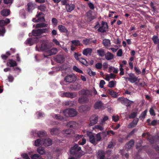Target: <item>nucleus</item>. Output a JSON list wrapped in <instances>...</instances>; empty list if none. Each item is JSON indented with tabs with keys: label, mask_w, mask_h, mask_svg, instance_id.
I'll return each instance as SVG.
<instances>
[{
	"label": "nucleus",
	"mask_w": 159,
	"mask_h": 159,
	"mask_svg": "<svg viewBox=\"0 0 159 159\" xmlns=\"http://www.w3.org/2000/svg\"><path fill=\"white\" fill-rule=\"evenodd\" d=\"M41 43V45H37L36 46V49L39 51H45L44 56H50L56 54L57 52V49L55 48L50 49L51 46L47 42L44 41Z\"/></svg>",
	"instance_id": "nucleus-1"
},
{
	"label": "nucleus",
	"mask_w": 159,
	"mask_h": 159,
	"mask_svg": "<svg viewBox=\"0 0 159 159\" xmlns=\"http://www.w3.org/2000/svg\"><path fill=\"white\" fill-rule=\"evenodd\" d=\"M70 153L76 158H80L84 155L85 152L81 150V148L75 144L70 150Z\"/></svg>",
	"instance_id": "nucleus-2"
},
{
	"label": "nucleus",
	"mask_w": 159,
	"mask_h": 159,
	"mask_svg": "<svg viewBox=\"0 0 159 159\" xmlns=\"http://www.w3.org/2000/svg\"><path fill=\"white\" fill-rule=\"evenodd\" d=\"M66 116H74L77 115V111L74 109H69L65 110L63 113Z\"/></svg>",
	"instance_id": "nucleus-3"
},
{
	"label": "nucleus",
	"mask_w": 159,
	"mask_h": 159,
	"mask_svg": "<svg viewBox=\"0 0 159 159\" xmlns=\"http://www.w3.org/2000/svg\"><path fill=\"white\" fill-rule=\"evenodd\" d=\"M48 31V29H39L37 30H33L32 31V34L34 36H37L41 34L46 33Z\"/></svg>",
	"instance_id": "nucleus-4"
},
{
	"label": "nucleus",
	"mask_w": 159,
	"mask_h": 159,
	"mask_svg": "<svg viewBox=\"0 0 159 159\" xmlns=\"http://www.w3.org/2000/svg\"><path fill=\"white\" fill-rule=\"evenodd\" d=\"M87 134L89 137V141L91 143L94 145L97 144L95 140V137L92 132L87 131Z\"/></svg>",
	"instance_id": "nucleus-5"
},
{
	"label": "nucleus",
	"mask_w": 159,
	"mask_h": 159,
	"mask_svg": "<svg viewBox=\"0 0 159 159\" xmlns=\"http://www.w3.org/2000/svg\"><path fill=\"white\" fill-rule=\"evenodd\" d=\"M108 28V26L107 23L104 21H102V25L99 28L98 30V32L103 33L106 31Z\"/></svg>",
	"instance_id": "nucleus-6"
},
{
	"label": "nucleus",
	"mask_w": 159,
	"mask_h": 159,
	"mask_svg": "<svg viewBox=\"0 0 159 159\" xmlns=\"http://www.w3.org/2000/svg\"><path fill=\"white\" fill-rule=\"evenodd\" d=\"M129 81L131 83H134L137 81H139L140 79H138L134 75V74L130 73L129 74Z\"/></svg>",
	"instance_id": "nucleus-7"
},
{
	"label": "nucleus",
	"mask_w": 159,
	"mask_h": 159,
	"mask_svg": "<svg viewBox=\"0 0 159 159\" xmlns=\"http://www.w3.org/2000/svg\"><path fill=\"white\" fill-rule=\"evenodd\" d=\"M98 121V116H93L91 117L90 119V123L89 125L92 126L97 123Z\"/></svg>",
	"instance_id": "nucleus-8"
},
{
	"label": "nucleus",
	"mask_w": 159,
	"mask_h": 159,
	"mask_svg": "<svg viewBox=\"0 0 159 159\" xmlns=\"http://www.w3.org/2000/svg\"><path fill=\"white\" fill-rule=\"evenodd\" d=\"M38 39L37 38H35L33 39L29 38L25 42L26 44H28L30 45H31L34 43L38 42Z\"/></svg>",
	"instance_id": "nucleus-9"
},
{
	"label": "nucleus",
	"mask_w": 159,
	"mask_h": 159,
	"mask_svg": "<svg viewBox=\"0 0 159 159\" xmlns=\"http://www.w3.org/2000/svg\"><path fill=\"white\" fill-rule=\"evenodd\" d=\"M65 80L66 82L71 83L76 80V78L74 75H70L66 76Z\"/></svg>",
	"instance_id": "nucleus-10"
},
{
	"label": "nucleus",
	"mask_w": 159,
	"mask_h": 159,
	"mask_svg": "<svg viewBox=\"0 0 159 159\" xmlns=\"http://www.w3.org/2000/svg\"><path fill=\"white\" fill-rule=\"evenodd\" d=\"M118 100L122 101L127 106H130L131 104L133 103V102L130 101L127 98H119Z\"/></svg>",
	"instance_id": "nucleus-11"
},
{
	"label": "nucleus",
	"mask_w": 159,
	"mask_h": 159,
	"mask_svg": "<svg viewBox=\"0 0 159 159\" xmlns=\"http://www.w3.org/2000/svg\"><path fill=\"white\" fill-rule=\"evenodd\" d=\"M76 96V94L75 93L69 92L64 93L61 95V96L63 97H66L71 98H75Z\"/></svg>",
	"instance_id": "nucleus-12"
},
{
	"label": "nucleus",
	"mask_w": 159,
	"mask_h": 159,
	"mask_svg": "<svg viewBox=\"0 0 159 159\" xmlns=\"http://www.w3.org/2000/svg\"><path fill=\"white\" fill-rule=\"evenodd\" d=\"M94 108L95 109H101L102 110L104 109V104L100 101H98L95 103Z\"/></svg>",
	"instance_id": "nucleus-13"
},
{
	"label": "nucleus",
	"mask_w": 159,
	"mask_h": 159,
	"mask_svg": "<svg viewBox=\"0 0 159 159\" xmlns=\"http://www.w3.org/2000/svg\"><path fill=\"white\" fill-rule=\"evenodd\" d=\"M78 102L80 103H84L89 102V99L87 97H81L79 98Z\"/></svg>",
	"instance_id": "nucleus-14"
},
{
	"label": "nucleus",
	"mask_w": 159,
	"mask_h": 159,
	"mask_svg": "<svg viewBox=\"0 0 159 159\" xmlns=\"http://www.w3.org/2000/svg\"><path fill=\"white\" fill-rule=\"evenodd\" d=\"M75 8L74 5L72 4H68L66 6V8L67 12H70L73 11Z\"/></svg>",
	"instance_id": "nucleus-15"
},
{
	"label": "nucleus",
	"mask_w": 159,
	"mask_h": 159,
	"mask_svg": "<svg viewBox=\"0 0 159 159\" xmlns=\"http://www.w3.org/2000/svg\"><path fill=\"white\" fill-rule=\"evenodd\" d=\"M66 126L70 128H75L77 126L78 124L75 121H70L67 123Z\"/></svg>",
	"instance_id": "nucleus-16"
},
{
	"label": "nucleus",
	"mask_w": 159,
	"mask_h": 159,
	"mask_svg": "<svg viewBox=\"0 0 159 159\" xmlns=\"http://www.w3.org/2000/svg\"><path fill=\"white\" fill-rule=\"evenodd\" d=\"M52 144V141L49 138L45 140H43V145L46 146H48Z\"/></svg>",
	"instance_id": "nucleus-17"
},
{
	"label": "nucleus",
	"mask_w": 159,
	"mask_h": 159,
	"mask_svg": "<svg viewBox=\"0 0 159 159\" xmlns=\"http://www.w3.org/2000/svg\"><path fill=\"white\" fill-rule=\"evenodd\" d=\"M138 119H134L132 122L128 125V127L129 128L134 127L136 126L138 121Z\"/></svg>",
	"instance_id": "nucleus-18"
},
{
	"label": "nucleus",
	"mask_w": 159,
	"mask_h": 159,
	"mask_svg": "<svg viewBox=\"0 0 159 159\" xmlns=\"http://www.w3.org/2000/svg\"><path fill=\"white\" fill-rule=\"evenodd\" d=\"M17 64L16 61L12 60H9L7 63V66H10V67H14L16 66Z\"/></svg>",
	"instance_id": "nucleus-19"
},
{
	"label": "nucleus",
	"mask_w": 159,
	"mask_h": 159,
	"mask_svg": "<svg viewBox=\"0 0 159 159\" xmlns=\"http://www.w3.org/2000/svg\"><path fill=\"white\" fill-rule=\"evenodd\" d=\"M10 22V20L9 19L6 18L5 20H0V26H2L6 25Z\"/></svg>",
	"instance_id": "nucleus-20"
},
{
	"label": "nucleus",
	"mask_w": 159,
	"mask_h": 159,
	"mask_svg": "<svg viewBox=\"0 0 159 159\" xmlns=\"http://www.w3.org/2000/svg\"><path fill=\"white\" fill-rule=\"evenodd\" d=\"M108 93L113 97L116 98L117 97L118 93L114 92L111 89H109L107 91Z\"/></svg>",
	"instance_id": "nucleus-21"
},
{
	"label": "nucleus",
	"mask_w": 159,
	"mask_h": 159,
	"mask_svg": "<svg viewBox=\"0 0 159 159\" xmlns=\"http://www.w3.org/2000/svg\"><path fill=\"white\" fill-rule=\"evenodd\" d=\"M105 58L108 60L113 59L114 58V55L111 52H108L105 55Z\"/></svg>",
	"instance_id": "nucleus-22"
},
{
	"label": "nucleus",
	"mask_w": 159,
	"mask_h": 159,
	"mask_svg": "<svg viewBox=\"0 0 159 159\" xmlns=\"http://www.w3.org/2000/svg\"><path fill=\"white\" fill-rule=\"evenodd\" d=\"M134 142L133 140H131L127 144L125 145V148L127 149H129L131 148L134 146Z\"/></svg>",
	"instance_id": "nucleus-23"
},
{
	"label": "nucleus",
	"mask_w": 159,
	"mask_h": 159,
	"mask_svg": "<svg viewBox=\"0 0 159 159\" xmlns=\"http://www.w3.org/2000/svg\"><path fill=\"white\" fill-rule=\"evenodd\" d=\"M80 94L84 95H91L90 91L89 90H82L79 92Z\"/></svg>",
	"instance_id": "nucleus-24"
},
{
	"label": "nucleus",
	"mask_w": 159,
	"mask_h": 159,
	"mask_svg": "<svg viewBox=\"0 0 159 159\" xmlns=\"http://www.w3.org/2000/svg\"><path fill=\"white\" fill-rule=\"evenodd\" d=\"M102 43L103 45L106 47H110L111 43L110 40L107 39L103 40Z\"/></svg>",
	"instance_id": "nucleus-25"
},
{
	"label": "nucleus",
	"mask_w": 159,
	"mask_h": 159,
	"mask_svg": "<svg viewBox=\"0 0 159 159\" xmlns=\"http://www.w3.org/2000/svg\"><path fill=\"white\" fill-rule=\"evenodd\" d=\"M92 52V49L91 48H87L84 49L83 51V54L84 55L88 56L90 55Z\"/></svg>",
	"instance_id": "nucleus-26"
},
{
	"label": "nucleus",
	"mask_w": 159,
	"mask_h": 159,
	"mask_svg": "<svg viewBox=\"0 0 159 159\" xmlns=\"http://www.w3.org/2000/svg\"><path fill=\"white\" fill-rule=\"evenodd\" d=\"M58 28L61 32H66L68 31L66 28L63 25H59L58 26Z\"/></svg>",
	"instance_id": "nucleus-27"
},
{
	"label": "nucleus",
	"mask_w": 159,
	"mask_h": 159,
	"mask_svg": "<svg viewBox=\"0 0 159 159\" xmlns=\"http://www.w3.org/2000/svg\"><path fill=\"white\" fill-rule=\"evenodd\" d=\"M116 75L112 73H111L109 75H106L105 79L107 81H109L110 79H114Z\"/></svg>",
	"instance_id": "nucleus-28"
},
{
	"label": "nucleus",
	"mask_w": 159,
	"mask_h": 159,
	"mask_svg": "<svg viewBox=\"0 0 159 159\" xmlns=\"http://www.w3.org/2000/svg\"><path fill=\"white\" fill-rule=\"evenodd\" d=\"M43 139H38L35 140L34 144L36 146H39L40 145H43Z\"/></svg>",
	"instance_id": "nucleus-29"
},
{
	"label": "nucleus",
	"mask_w": 159,
	"mask_h": 159,
	"mask_svg": "<svg viewBox=\"0 0 159 159\" xmlns=\"http://www.w3.org/2000/svg\"><path fill=\"white\" fill-rule=\"evenodd\" d=\"M28 10L29 12H31L34 9L33 4L31 2H30L27 4Z\"/></svg>",
	"instance_id": "nucleus-30"
},
{
	"label": "nucleus",
	"mask_w": 159,
	"mask_h": 159,
	"mask_svg": "<svg viewBox=\"0 0 159 159\" xmlns=\"http://www.w3.org/2000/svg\"><path fill=\"white\" fill-rule=\"evenodd\" d=\"M10 11L7 9H4L1 12V14L3 16H7L10 14Z\"/></svg>",
	"instance_id": "nucleus-31"
},
{
	"label": "nucleus",
	"mask_w": 159,
	"mask_h": 159,
	"mask_svg": "<svg viewBox=\"0 0 159 159\" xmlns=\"http://www.w3.org/2000/svg\"><path fill=\"white\" fill-rule=\"evenodd\" d=\"M63 133L66 136L68 135H70L73 133V131L70 129H65L63 131Z\"/></svg>",
	"instance_id": "nucleus-32"
},
{
	"label": "nucleus",
	"mask_w": 159,
	"mask_h": 159,
	"mask_svg": "<svg viewBox=\"0 0 159 159\" xmlns=\"http://www.w3.org/2000/svg\"><path fill=\"white\" fill-rule=\"evenodd\" d=\"M98 157L100 159H103L104 157V153L102 150H99L98 153Z\"/></svg>",
	"instance_id": "nucleus-33"
},
{
	"label": "nucleus",
	"mask_w": 159,
	"mask_h": 159,
	"mask_svg": "<svg viewBox=\"0 0 159 159\" xmlns=\"http://www.w3.org/2000/svg\"><path fill=\"white\" fill-rule=\"evenodd\" d=\"M38 8L39 10L42 11H47V9L44 5H42L39 6Z\"/></svg>",
	"instance_id": "nucleus-34"
},
{
	"label": "nucleus",
	"mask_w": 159,
	"mask_h": 159,
	"mask_svg": "<svg viewBox=\"0 0 159 159\" xmlns=\"http://www.w3.org/2000/svg\"><path fill=\"white\" fill-rule=\"evenodd\" d=\"M50 132L52 135H55L58 134L59 131L57 128H54L51 129Z\"/></svg>",
	"instance_id": "nucleus-35"
},
{
	"label": "nucleus",
	"mask_w": 159,
	"mask_h": 159,
	"mask_svg": "<svg viewBox=\"0 0 159 159\" xmlns=\"http://www.w3.org/2000/svg\"><path fill=\"white\" fill-rule=\"evenodd\" d=\"M109 72H111L113 71L114 73H117L118 72V69L117 68H115L113 66H111L109 67Z\"/></svg>",
	"instance_id": "nucleus-36"
},
{
	"label": "nucleus",
	"mask_w": 159,
	"mask_h": 159,
	"mask_svg": "<svg viewBox=\"0 0 159 159\" xmlns=\"http://www.w3.org/2000/svg\"><path fill=\"white\" fill-rule=\"evenodd\" d=\"M38 152L41 155H43L45 153L44 148L41 147H39L37 149Z\"/></svg>",
	"instance_id": "nucleus-37"
},
{
	"label": "nucleus",
	"mask_w": 159,
	"mask_h": 159,
	"mask_svg": "<svg viewBox=\"0 0 159 159\" xmlns=\"http://www.w3.org/2000/svg\"><path fill=\"white\" fill-rule=\"evenodd\" d=\"M116 82L115 81H111L109 82L108 86L110 88L114 87L116 84Z\"/></svg>",
	"instance_id": "nucleus-38"
},
{
	"label": "nucleus",
	"mask_w": 159,
	"mask_h": 159,
	"mask_svg": "<svg viewBox=\"0 0 159 159\" xmlns=\"http://www.w3.org/2000/svg\"><path fill=\"white\" fill-rule=\"evenodd\" d=\"M97 52L98 55L101 57H103L105 55V52L104 50L102 49L97 50Z\"/></svg>",
	"instance_id": "nucleus-39"
},
{
	"label": "nucleus",
	"mask_w": 159,
	"mask_h": 159,
	"mask_svg": "<svg viewBox=\"0 0 159 159\" xmlns=\"http://www.w3.org/2000/svg\"><path fill=\"white\" fill-rule=\"evenodd\" d=\"M47 25L45 23H39L36 26V28H43L47 27Z\"/></svg>",
	"instance_id": "nucleus-40"
},
{
	"label": "nucleus",
	"mask_w": 159,
	"mask_h": 159,
	"mask_svg": "<svg viewBox=\"0 0 159 159\" xmlns=\"http://www.w3.org/2000/svg\"><path fill=\"white\" fill-rule=\"evenodd\" d=\"M147 110H145L140 115L139 118L141 120L143 119L146 116Z\"/></svg>",
	"instance_id": "nucleus-41"
},
{
	"label": "nucleus",
	"mask_w": 159,
	"mask_h": 159,
	"mask_svg": "<svg viewBox=\"0 0 159 159\" xmlns=\"http://www.w3.org/2000/svg\"><path fill=\"white\" fill-rule=\"evenodd\" d=\"M152 39L154 43L157 44L159 43V40L157 36H154L152 37Z\"/></svg>",
	"instance_id": "nucleus-42"
},
{
	"label": "nucleus",
	"mask_w": 159,
	"mask_h": 159,
	"mask_svg": "<svg viewBox=\"0 0 159 159\" xmlns=\"http://www.w3.org/2000/svg\"><path fill=\"white\" fill-rule=\"evenodd\" d=\"M57 61L58 62L61 63L63 62L64 60V58L61 56H58L57 58Z\"/></svg>",
	"instance_id": "nucleus-43"
},
{
	"label": "nucleus",
	"mask_w": 159,
	"mask_h": 159,
	"mask_svg": "<svg viewBox=\"0 0 159 159\" xmlns=\"http://www.w3.org/2000/svg\"><path fill=\"white\" fill-rule=\"evenodd\" d=\"M95 138L96 142H97V143L98 142L100 141L101 139L100 133H99L96 134L95 135Z\"/></svg>",
	"instance_id": "nucleus-44"
},
{
	"label": "nucleus",
	"mask_w": 159,
	"mask_h": 159,
	"mask_svg": "<svg viewBox=\"0 0 159 159\" xmlns=\"http://www.w3.org/2000/svg\"><path fill=\"white\" fill-rule=\"evenodd\" d=\"M123 65L122 64H120V75H122L124 74V69L123 68Z\"/></svg>",
	"instance_id": "nucleus-45"
},
{
	"label": "nucleus",
	"mask_w": 159,
	"mask_h": 159,
	"mask_svg": "<svg viewBox=\"0 0 159 159\" xmlns=\"http://www.w3.org/2000/svg\"><path fill=\"white\" fill-rule=\"evenodd\" d=\"M45 19L43 17H42L40 18H38L37 19H36V18H34L33 19V21L34 22H38L40 21H43Z\"/></svg>",
	"instance_id": "nucleus-46"
},
{
	"label": "nucleus",
	"mask_w": 159,
	"mask_h": 159,
	"mask_svg": "<svg viewBox=\"0 0 159 159\" xmlns=\"http://www.w3.org/2000/svg\"><path fill=\"white\" fill-rule=\"evenodd\" d=\"M73 69L75 71H76L79 72L80 73H83V71L80 69L78 68L77 66H74L73 67Z\"/></svg>",
	"instance_id": "nucleus-47"
},
{
	"label": "nucleus",
	"mask_w": 159,
	"mask_h": 159,
	"mask_svg": "<svg viewBox=\"0 0 159 159\" xmlns=\"http://www.w3.org/2000/svg\"><path fill=\"white\" fill-rule=\"evenodd\" d=\"M155 108V107L154 106L152 107H151L150 108L149 110V112L151 115L152 116H155V113L154 111V108Z\"/></svg>",
	"instance_id": "nucleus-48"
},
{
	"label": "nucleus",
	"mask_w": 159,
	"mask_h": 159,
	"mask_svg": "<svg viewBox=\"0 0 159 159\" xmlns=\"http://www.w3.org/2000/svg\"><path fill=\"white\" fill-rule=\"evenodd\" d=\"M79 61L84 65H86L87 63V61L84 59L82 58H80L79 59Z\"/></svg>",
	"instance_id": "nucleus-49"
},
{
	"label": "nucleus",
	"mask_w": 159,
	"mask_h": 159,
	"mask_svg": "<svg viewBox=\"0 0 159 159\" xmlns=\"http://www.w3.org/2000/svg\"><path fill=\"white\" fill-rule=\"evenodd\" d=\"M72 44L75 46H77L80 45V42L77 40H75L71 41Z\"/></svg>",
	"instance_id": "nucleus-50"
},
{
	"label": "nucleus",
	"mask_w": 159,
	"mask_h": 159,
	"mask_svg": "<svg viewBox=\"0 0 159 159\" xmlns=\"http://www.w3.org/2000/svg\"><path fill=\"white\" fill-rule=\"evenodd\" d=\"M41 156L38 154H34L31 156V159H39Z\"/></svg>",
	"instance_id": "nucleus-51"
},
{
	"label": "nucleus",
	"mask_w": 159,
	"mask_h": 159,
	"mask_svg": "<svg viewBox=\"0 0 159 159\" xmlns=\"http://www.w3.org/2000/svg\"><path fill=\"white\" fill-rule=\"evenodd\" d=\"M88 73L90 76H93L96 75L95 72H93L91 69H89L88 70Z\"/></svg>",
	"instance_id": "nucleus-52"
},
{
	"label": "nucleus",
	"mask_w": 159,
	"mask_h": 159,
	"mask_svg": "<svg viewBox=\"0 0 159 159\" xmlns=\"http://www.w3.org/2000/svg\"><path fill=\"white\" fill-rule=\"evenodd\" d=\"M38 134L40 137H41L45 136L46 135V133L43 131H39L38 133Z\"/></svg>",
	"instance_id": "nucleus-53"
},
{
	"label": "nucleus",
	"mask_w": 159,
	"mask_h": 159,
	"mask_svg": "<svg viewBox=\"0 0 159 159\" xmlns=\"http://www.w3.org/2000/svg\"><path fill=\"white\" fill-rule=\"evenodd\" d=\"M137 112H134L132 113L129 116V117L130 118H133L137 116Z\"/></svg>",
	"instance_id": "nucleus-54"
},
{
	"label": "nucleus",
	"mask_w": 159,
	"mask_h": 159,
	"mask_svg": "<svg viewBox=\"0 0 159 159\" xmlns=\"http://www.w3.org/2000/svg\"><path fill=\"white\" fill-rule=\"evenodd\" d=\"M112 120L115 122L118 121L119 120V116L117 115L113 116L112 117Z\"/></svg>",
	"instance_id": "nucleus-55"
},
{
	"label": "nucleus",
	"mask_w": 159,
	"mask_h": 159,
	"mask_svg": "<svg viewBox=\"0 0 159 159\" xmlns=\"http://www.w3.org/2000/svg\"><path fill=\"white\" fill-rule=\"evenodd\" d=\"M105 84V82L104 80H101L99 84L100 87L101 88H103L104 87V85Z\"/></svg>",
	"instance_id": "nucleus-56"
},
{
	"label": "nucleus",
	"mask_w": 159,
	"mask_h": 159,
	"mask_svg": "<svg viewBox=\"0 0 159 159\" xmlns=\"http://www.w3.org/2000/svg\"><path fill=\"white\" fill-rule=\"evenodd\" d=\"M22 157L25 159H30L29 157L26 153H23L21 155Z\"/></svg>",
	"instance_id": "nucleus-57"
},
{
	"label": "nucleus",
	"mask_w": 159,
	"mask_h": 159,
	"mask_svg": "<svg viewBox=\"0 0 159 159\" xmlns=\"http://www.w3.org/2000/svg\"><path fill=\"white\" fill-rule=\"evenodd\" d=\"M102 65L101 63H97L95 65V67L98 69H100L102 68Z\"/></svg>",
	"instance_id": "nucleus-58"
},
{
	"label": "nucleus",
	"mask_w": 159,
	"mask_h": 159,
	"mask_svg": "<svg viewBox=\"0 0 159 159\" xmlns=\"http://www.w3.org/2000/svg\"><path fill=\"white\" fill-rule=\"evenodd\" d=\"M52 24L54 25H57L58 22L56 18H52Z\"/></svg>",
	"instance_id": "nucleus-59"
},
{
	"label": "nucleus",
	"mask_w": 159,
	"mask_h": 159,
	"mask_svg": "<svg viewBox=\"0 0 159 159\" xmlns=\"http://www.w3.org/2000/svg\"><path fill=\"white\" fill-rule=\"evenodd\" d=\"M122 54V51L121 49L118 50L117 53V55L118 57H121Z\"/></svg>",
	"instance_id": "nucleus-60"
},
{
	"label": "nucleus",
	"mask_w": 159,
	"mask_h": 159,
	"mask_svg": "<svg viewBox=\"0 0 159 159\" xmlns=\"http://www.w3.org/2000/svg\"><path fill=\"white\" fill-rule=\"evenodd\" d=\"M95 127L96 129L101 131H102L103 129V128L102 126L100 125H96L95 126Z\"/></svg>",
	"instance_id": "nucleus-61"
},
{
	"label": "nucleus",
	"mask_w": 159,
	"mask_h": 159,
	"mask_svg": "<svg viewBox=\"0 0 159 159\" xmlns=\"http://www.w3.org/2000/svg\"><path fill=\"white\" fill-rule=\"evenodd\" d=\"M115 48H111L110 49H111V51H112V52H116L118 49V46L116 45V46H115Z\"/></svg>",
	"instance_id": "nucleus-62"
},
{
	"label": "nucleus",
	"mask_w": 159,
	"mask_h": 159,
	"mask_svg": "<svg viewBox=\"0 0 159 159\" xmlns=\"http://www.w3.org/2000/svg\"><path fill=\"white\" fill-rule=\"evenodd\" d=\"M91 12H88L87 13V15L88 18L90 20H91L94 19L95 17L94 16H93L92 18H91L90 16L91 15Z\"/></svg>",
	"instance_id": "nucleus-63"
},
{
	"label": "nucleus",
	"mask_w": 159,
	"mask_h": 159,
	"mask_svg": "<svg viewBox=\"0 0 159 159\" xmlns=\"http://www.w3.org/2000/svg\"><path fill=\"white\" fill-rule=\"evenodd\" d=\"M5 31L4 28L2 27L1 29H0V35L2 36H3V34L5 33Z\"/></svg>",
	"instance_id": "nucleus-64"
}]
</instances>
